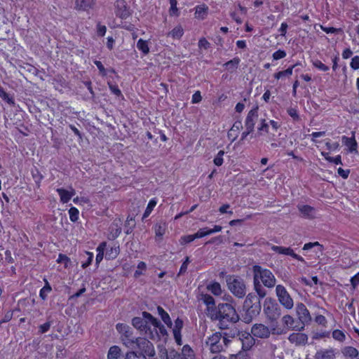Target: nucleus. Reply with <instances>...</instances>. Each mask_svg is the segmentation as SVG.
Masks as SVG:
<instances>
[{"instance_id":"nucleus-63","label":"nucleus","mask_w":359,"mask_h":359,"mask_svg":"<svg viewBox=\"0 0 359 359\" xmlns=\"http://www.w3.org/2000/svg\"><path fill=\"white\" fill-rule=\"evenodd\" d=\"M351 284L353 289H355L356 287L359 285V272L357 273L355 276H353L351 280Z\"/></svg>"},{"instance_id":"nucleus-4","label":"nucleus","mask_w":359,"mask_h":359,"mask_svg":"<svg viewBox=\"0 0 359 359\" xmlns=\"http://www.w3.org/2000/svg\"><path fill=\"white\" fill-rule=\"evenodd\" d=\"M263 311L270 323L273 333L281 334V332L276 331V328L278 320L281 315V308L277 302L271 297L266 298L264 302Z\"/></svg>"},{"instance_id":"nucleus-22","label":"nucleus","mask_w":359,"mask_h":359,"mask_svg":"<svg viewBox=\"0 0 359 359\" xmlns=\"http://www.w3.org/2000/svg\"><path fill=\"white\" fill-rule=\"evenodd\" d=\"M135 339L133 336V331L130 330L128 333H125L124 334H122L121 337V339L123 342V344L129 348H134L135 347Z\"/></svg>"},{"instance_id":"nucleus-46","label":"nucleus","mask_w":359,"mask_h":359,"mask_svg":"<svg viewBox=\"0 0 359 359\" xmlns=\"http://www.w3.org/2000/svg\"><path fill=\"white\" fill-rule=\"evenodd\" d=\"M166 359H184L182 355L175 349H171L168 352L165 350Z\"/></svg>"},{"instance_id":"nucleus-45","label":"nucleus","mask_w":359,"mask_h":359,"mask_svg":"<svg viewBox=\"0 0 359 359\" xmlns=\"http://www.w3.org/2000/svg\"><path fill=\"white\" fill-rule=\"evenodd\" d=\"M110 229L113 238H116L121 233V228L120 227L118 223L114 222Z\"/></svg>"},{"instance_id":"nucleus-14","label":"nucleus","mask_w":359,"mask_h":359,"mask_svg":"<svg viewBox=\"0 0 359 359\" xmlns=\"http://www.w3.org/2000/svg\"><path fill=\"white\" fill-rule=\"evenodd\" d=\"M251 332L258 338H268L270 336L269 328L263 324H255L252 327Z\"/></svg>"},{"instance_id":"nucleus-59","label":"nucleus","mask_w":359,"mask_h":359,"mask_svg":"<svg viewBox=\"0 0 359 359\" xmlns=\"http://www.w3.org/2000/svg\"><path fill=\"white\" fill-rule=\"evenodd\" d=\"M321 29L327 34H337L342 31L341 28H335L333 27H327L321 26Z\"/></svg>"},{"instance_id":"nucleus-40","label":"nucleus","mask_w":359,"mask_h":359,"mask_svg":"<svg viewBox=\"0 0 359 359\" xmlns=\"http://www.w3.org/2000/svg\"><path fill=\"white\" fill-rule=\"evenodd\" d=\"M137 48L143 53L144 55H147L149 52V48L147 42L142 39H139L137 42Z\"/></svg>"},{"instance_id":"nucleus-20","label":"nucleus","mask_w":359,"mask_h":359,"mask_svg":"<svg viewBox=\"0 0 359 359\" xmlns=\"http://www.w3.org/2000/svg\"><path fill=\"white\" fill-rule=\"evenodd\" d=\"M315 359H334L335 352L333 348L321 349L316 352Z\"/></svg>"},{"instance_id":"nucleus-54","label":"nucleus","mask_w":359,"mask_h":359,"mask_svg":"<svg viewBox=\"0 0 359 359\" xmlns=\"http://www.w3.org/2000/svg\"><path fill=\"white\" fill-rule=\"evenodd\" d=\"M108 86L112 93H114L116 96L123 97V94L117 85L113 84L111 82H108Z\"/></svg>"},{"instance_id":"nucleus-1","label":"nucleus","mask_w":359,"mask_h":359,"mask_svg":"<svg viewBox=\"0 0 359 359\" xmlns=\"http://www.w3.org/2000/svg\"><path fill=\"white\" fill-rule=\"evenodd\" d=\"M209 317L212 320L218 321L221 330H226L240 320L236 309L229 303H220L214 309H209Z\"/></svg>"},{"instance_id":"nucleus-8","label":"nucleus","mask_w":359,"mask_h":359,"mask_svg":"<svg viewBox=\"0 0 359 359\" xmlns=\"http://www.w3.org/2000/svg\"><path fill=\"white\" fill-rule=\"evenodd\" d=\"M142 315L145 319H148L149 323H151L154 326V330H151L153 331V333L155 334L156 331L157 332L158 337H156L155 339H159L160 334L162 337L168 336V332L165 326L161 323L159 320L154 318L151 313L147 311H143L142 313Z\"/></svg>"},{"instance_id":"nucleus-21","label":"nucleus","mask_w":359,"mask_h":359,"mask_svg":"<svg viewBox=\"0 0 359 359\" xmlns=\"http://www.w3.org/2000/svg\"><path fill=\"white\" fill-rule=\"evenodd\" d=\"M56 191L60 197V201L63 203H68L72 197L75 194V190L73 189H72L71 191H69L63 188H58Z\"/></svg>"},{"instance_id":"nucleus-16","label":"nucleus","mask_w":359,"mask_h":359,"mask_svg":"<svg viewBox=\"0 0 359 359\" xmlns=\"http://www.w3.org/2000/svg\"><path fill=\"white\" fill-rule=\"evenodd\" d=\"M297 208L300 212V216L311 219L315 217L316 210L314 208L309 205H298Z\"/></svg>"},{"instance_id":"nucleus-25","label":"nucleus","mask_w":359,"mask_h":359,"mask_svg":"<svg viewBox=\"0 0 359 359\" xmlns=\"http://www.w3.org/2000/svg\"><path fill=\"white\" fill-rule=\"evenodd\" d=\"M341 352L344 356L351 358H357L359 355L358 350L350 346L344 347Z\"/></svg>"},{"instance_id":"nucleus-34","label":"nucleus","mask_w":359,"mask_h":359,"mask_svg":"<svg viewBox=\"0 0 359 359\" xmlns=\"http://www.w3.org/2000/svg\"><path fill=\"white\" fill-rule=\"evenodd\" d=\"M321 154L324 158L330 163H333L336 165L341 164L342 165L341 156L340 155H337L335 157H331L328 152L322 151Z\"/></svg>"},{"instance_id":"nucleus-47","label":"nucleus","mask_w":359,"mask_h":359,"mask_svg":"<svg viewBox=\"0 0 359 359\" xmlns=\"http://www.w3.org/2000/svg\"><path fill=\"white\" fill-rule=\"evenodd\" d=\"M183 326H184V322H183L182 319L177 318L175 320L174 327L172 328V333L173 334L181 333V330L183 328Z\"/></svg>"},{"instance_id":"nucleus-48","label":"nucleus","mask_w":359,"mask_h":359,"mask_svg":"<svg viewBox=\"0 0 359 359\" xmlns=\"http://www.w3.org/2000/svg\"><path fill=\"white\" fill-rule=\"evenodd\" d=\"M69 219L72 222H76L79 219V212L75 207H72L69 210Z\"/></svg>"},{"instance_id":"nucleus-44","label":"nucleus","mask_w":359,"mask_h":359,"mask_svg":"<svg viewBox=\"0 0 359 359\" xmlns=\"http://www.w3.org/2000/svg\"><path fill=\"white\" fill-rule=\"evenodd\" d=\"M184 34V30L181 26H177L175 27L170 33L169 35H170L173 39H180Z\"/></svg>"},{"instance_id":"nucleus-29","label":"nucleus","mask_w":359,"mask_h":359,"mask_svg":"<svg viewBox=\"0 0 359 359\" xmlns=\"http://www.w3.org/2000/svg\"><path fill=\"white\" fill-rule=\"evenodd\" d=\"M220 342H222V334L220 332H215L208 338L206 344L210 346Z\"/></svg>"},{"instance_id":"nucleus-11","label":"nucleus","mask_w":359,"mask_h":359,"mask_svg":"<svg viewBox=\"0 0 359 359\" xmlns=\"http://www.w3.org/2000/svg\"><path fill=\"white\" fill-rule=\"evenodd\" d=\"M114 6L116 8V15L121 19H126L130 15V7L125 0H116Z\"/></svg>"},{"instance_id":"nucleus-36","label":"nucleus","mask_w":359,"mask_h":359,"mask_svg":"<svg viewBox=\"0 0 359 359\" xmlns=\"http://www.w3.org/2000/svg\"><path fill=\"white\" fill-rule=\"evenodd\" d=\"M0 97L10 105L15 104V100L13 96L8 94L4 89L0 86Z\"/></svg>"},{"instance_id":"nucleus-41","label":"nucleus","mask_w":359,"mask_h":359,"mask_svg":"<svg viewBox=\"0 0 359 359\" xmlns=\"http://www.w3.org/2000/svg\"><path fill=\"white\" fill-rule=\"evenodd\" d=\"M208 289L215 295H220L222 294L221 285L217 282L209 285Z\"/></svg>"},{"instance_id":"nucleus-3","label":"nucleus","mask_w":359,"mask_h":359,"mask_svg":"<svg viewBox=\"0 0 359 359\" xmlns=\"http://www.w3.org/2000/svg\"><path fill=\"white\" fill-rule=\"evenodd\" d=\"M257 294L249 293L243 303L242 320L245 323H251L261 312V299Z\"/></svg>"},{"instance_id":"nucleus-38","label":"nucleus","mask_w":359,"mask_h":359,"mask_svg":"<svg viewBox=\"0 0 359 359\" xmlns=\"http://www.w3.org/2000/svg\"><path fill=\"white\" fill-rule=\"evenodd\" d=\"M239 62L240 59L238 57H234L233 59L224 63V66L227 70L233 71L234 69H237Z\"/></svg>"},{"instance_id":"nucleus-39","label":"nucleus","mask_w":359,"mask_h":359,"mask_svg":"<svg viewBox=\"0 0 359 359\" xmlns=\"http://www.w3.org/2000/svg\"><path fill=\"white\" fill-rule=\"evenodd\" d=\"M169 3L170 4V7L169 9V15L170 16H179L180 11L177 7V0H169Z\"/></svg>"},{"instance_id":"nucleus-58","label":"nucleus","mask_w":359,"mask_h":359,"mask_svg":"<svg viewBox=\"0 0 359 359\" xmlns=\"http://www.w3.org/2000/svg\"><path fill=\"white\" fill-rule=\"evenodd\" d=\"M224 154V151H222V150H220L217 156H215V158H214V163L217 165V166H220L222 165L223 163V156Z\"/></svg>"},{"instance_id":"nucleus-18","label":"nucleus","mask_w":359,"mask_h":359,"mask_svg":"<svg viewBox=\"0 0 359 359\" xmlns=\"http://www.w3.org/2000/svg\"><path fill=\"white\" fill-rule=\"evenodd\" d=\"M282 322L285 327H286L287 329L297 330V331H302L304 330V325H302L301 327L294 325V318L290 316V315H285L282 318Z\"/></svg>"},{"instance_id":"nucleus-50","label":"nucleus","mask_w":359,"mask_h":359,"mask_svg":"<svg viewBox=\"0 0 359 359\" xmlns=\"http://www.w3.org/2000/svg\"><path fill=\"white\" fill-rule=\"evenodd\" d=\"M332 337L339 341H344L346 339L345 334L339 330H335L332 332Z\"/></svg>"},{"instance_id":"nucleus-51","label":"nucleus","mask_w":359,"mask_h":359,"mask_svg":"<svg viewBox=\"0 0 359 359\" xmlns=\"http://www.w3.org/2000/svg\"><path fill=\"white\" fill-rule=\"evenodd\" d=\"M125 359H147L143 354H137L135 351H130L126 353Z\"/></svg>"},{"instance_id":"nucleus-55","label":"nucleus","mask_w":359,"mask_h":359,"mask_svg":"<svg viewBox=\"0 0 359 359\" xmlns=\"http://www.w3.org/2000/svg\"><path fill=\"white\" fill-rule=\"evenodd\" d=\"M196 239L194 234L192 235H186L183 236L180 239V243L181 245H185L187 243H189L194 241Z\"/></svg>"},{"instance_id":"nucleus-60","label":"nucleus","mask_w":359,"mask_h":359,"mask_svg":"<svg viewBox=\"0 0 359 359\" xmlns=\"http://www.w3.org/2000/svg\"><path fill=\"white\" fill-rule=\"evenodd\" d=\"M210 350L213 353H218L224 350V346L222 345V343L220 342L219 344L210 346Z\"/></svg>"},{"instance_id":"nucleus-53","label":"nucleus","mask_w":359,"mask_h":359,"mask_svg":"<svg viewBox=\"0 0 359 359\" xmlns=\"http://www.w3.org/2000/svg\"><path fill=\"white\" fill-rule=\"evenodd\" d=\"M287 114L292 118V119L295 121H298L300 119L299 115L297 112V110L295 108L289 107L287 109Z\"/></svg>"},{"instance_id":"nucleus-2","label":"nucleus","mask_w":359,"mask_h":359,"mask_svg":"<svg viewBox=\"0 0 359 359\" xmlns=\"http://www.w3.org/2000/svg\"><path fill=\"white\" fill-rule=\"evenodd\" d=\"M252 270L254 289L260 297H264L267 292L262 284L268 288H272L276 285V279L269 269L263 268L259 265H254Z\"/></svg>"},{"instance_id":"nucleus-17","label":"nucleus","mask_w":359,"mask_h":359,"mask_svg":"<svg viewBox=\"0 0 359 359\" xmlns=\"http://www.w3.org/2000/svg\"><path fill=\"white\" fill-rule=\"evenodd\" d=\"M288 340L296 345L306 344L308 341V336L304 333H292L290 334Z\"/></svg>"},{"instance_id":"nucleus-64","label":"nucleus","mask_w":359,"mask_h":359,"mask_svg":"<svg viewBox=\"0 0 359 359\" xmlns=\"http://www.w3.org/2000/svg\"><path fill=\"white\" fill-rule=\"evenodd\" d=\"M229 359H248V358L245 352L240 351L236 355H231Z\"/></svg>"},{"instance_id":"nucleus-33","label":"nucleus","mask_w":359,"mask_h":359,"mask_svg":"<svg viewBox=\"0 0 359 359\" xmlns=\"http://www.w3.org/2000/svg\"><path fill=\"white\" fill-rule=\"evenodd\" d=\"M106 246H107V243L102 242L97 248V251L98 252V253L97 254L96 258H95L96 264H98L103 259L104 252L106 249Z\"/></svg>"},{"instance_id":"nucleus-5","label":"nucleus","mask_w":359,"mask_h":359,"mask_svg":"<svg viewBox=\"0 0 359 359\" xmlns=\"http://www.w3.org/2000/svg\"><path fill=\"white\" fill-rule=\"evenodd\" d=\"M226 282L228 289L237 298H243L246 294V285L244 280L237 276H227Z\"/></svg>"},{"instance_id":"nucleus-12","label":"nucleus","mask_w":359,"mask_h":359,"mask_svg":"<svg viewBox=\"0 0 359 359\" xmlns=\"http://www.w3.org/2000/svg\"><path fill=\"white\" fill-rule=\"evenodd\" d=\"M258 109L259 107L257 105L248 112L245 121L246 130L254 131L255 125L258 118Z\"/></svg>"},{"instance_id":"nucleus-49","label":"nucleus","mask_w":359,"mask_h":359,"mask_svg":"<svg viewBox=\"0 0 359 359\" xmlns=\"http://www.w3.org/2000/svg\"><path fill=\"white\" fill-rule=\"evenodd\" d=\"M57 262L64 264L65 267L67 268L69 266V264L71 263V260L70 258L68 257L66 255L60 253L57 259Z\"/></svg>"},{"instance_id":"nucleus-27","label":"nucleus","mask_w":359,"mask_h":359,"mask_svg":"<svg viewBox=\"0 0 359 359\" xmlns=\"http://www.w3.org/2000/svg\"><path fill=\"white\" fill-rule=\"evenodd\" d=\"M81 256L83 259L81 266L86 269L91 264L94 257L93 253L85 251Z\"/></svg>"},{"instance_id":"nucleus-23","label":"nucleus","mask_w":359,"mask_h":359,"mask_svg":"<svg viewBox=\"0 0 359 359\" xmlns=\"http://www.w3.org/2000/svg\"><path fill=\"white\" fill-rule=\"evenodd\" d=\"M302 67L301 62H297L296 64L292 65L291 67H288L287 69L284 71L278 72L276 74H274L273 76L276 79H279L283 76H289L292 74L293 69L297 67Z\"/></svg>"},{"instance_id":"nucleus-10","label":"nucleus","mask_w":359,"mask_h":359,"mask_svg":"<svg viewBox=\"0 0 359 359\" xmlns=\"http://www.w3.org/2000/svg\"><path fill=\"white\" fill-rule=\"evenodd\" d=\"M297 314L302 325L309 324L311 322V316L306 306L303 303H298L296 306Z\"/></svg>"},{"instance_id":"nucleus-9","label":"nucleus","mask_w":359,"mask_h":359,"mask_svg":"<svg viewBox=\"0 0 359 359\" xmlns=\"http://www.w3.org/2000/svg\"><path fill=\"white\" fill-rule=\"evenodd\" d=\"M135 346L140 349L141 353L148 356H154L155 355V350L153 344L146 338L138 337L135 339Z\"/></svg>"},{"instance_id":"nucleus-37","label":"nucleus","mask_w":359,"mask_h":359,"mask_svg":"<svg viewBox=\"0 0 359 359\" xmlns=\"http://www.w3.org/2000/svg\"><path fill=\"white\" fill-rule=\"evenodd\" d=\"M53 323V320L51 319V317L49 316L48 318H47V322H46L45 323L41 325L39 327V330H38V334H44L46 332H47L50 326L52 325Z\"/></svg>"},{"instance_id":"nucleus-43","label":"nucleus","mask_w":359,"mask_h":359,"mask_svg":"<svg viewBox=\"0 0 359 359\" xmlns=\"http://www.w3.org/2000/svg\"><path fill=\"white\" fill-rule=\"evenodd\" d=\"M156 201L154 198L149 201V202L146 208V210L143 214L142 219H144L145 218L149 217V215L151 214V212H152V210H153L154 208L156 206Z\"/></svg>"},{"instance_id":"nucleus-35","label":"nucleus","mask_w":359,"mask_h":359,"mask_svg":"<svg viewBox=\"0 0 359 359\" xmlns=\"http://www.w3.org/2000/svg\"><path fill=\"white\" fill-rule=\"evenodd\" d=\"M45 285L40 290L39 297L43 300H46L47 298V294L50 292L52 287L46 279H44Z\"/></svg>"},{"instance_id":"nucleus-57","label":"nucleus","mask_w":359,"mask_h":359,"mask_svg":"<svg viewBox=\"0 0 359 359\" xmlns=\"http://www.w3.org/2000/svg\"><path fill=\"white\" fill-rule=\"evenodd\" d=\"M313 65L316 68H317L321 71H323V72H327L329 70V67L327 65H324L321 61H320L318 60H316L313 61Z\"/></svg>"},{"instance_id":"nucleus-19","label":"nucleus","mask_w":359,"mask_h":359,"mask_svg":"<svg viewBox=\"0 0 359 359\" xmlns=\"http://www.w3.org/2000/svg\"><path fill=\"white\" fill-rule=\"evenodd\" d=\"M95 4V0H76L75 9L77 11H88Z\"/></svg>"},{"instance_id":"nucleus-13","label":"nucleus","mask_w":359,"mask_h":359,"mask_svg":"<svg viewBox=\"0 0 359 359\" xmlns=\"http://www.w3.org/2000/svg\"><path fill=\"white\" fill-rule=\"evenodd\" d=\"M271 250L273 251L276 252V253L285 255H290V256L292 257L293 258H294L303 263H306L304 258L298 255L297 254L294 253L293 250L290 247L285 248V247H283V246L273 245L271 247Z\"/></svg>"},{"instance_id":"nucleus-6","label":"nucleus","mask_w":359,"mask_h":359,"mask_svg":"<svg viewBox=\"0 0 359 359\" xmlns=\"http://www.w3.org/2000/svg\"><path fill=\"white\" fill-rule=\"evenodd\" d=\"M276 294L279 303L286 309H291L294 306V302L285 287L282 285L276 287Z\"/></svg>"},{"instance_id":"nucleus-32","label":"nucleus","mask_w":359,"mask_h":359,"mask_svg":"<svg viewBox=\"0 0 359 359\" xmlns=\"http://www.w3.org/2000/svg\"><path fill=\"white\" fill-rule=\"evenodd\" d=\"M182 355L184 359H195L194 351L188 344L182 347Z\"/></svg>"},{"instance_id":"nucleus-7","label":"nucleus","mask_w":359,"mask_h":359,"mask_svg":"<svg viewBox=\"0 0 359 359\" xmlns=\"http://www.w3.org/2000/svg\"><path fill=\"white\" fill-rule=\"evenodd\" d=\"M149 323V320L145 319L143 316L142 318L134 317L132 319V324L135 328L144 332L147 337L154 340L156 337H158V333L156 331L155 334L153 333L151 327L148 325Z\"/></svg>"},{"instance_id":"nucleus-42","label":"nucleus","mask_w":359,"mask_h":359,"mask_svg":"<svg viewBox=\"0 0 359 359\" xmlns=\"http://www.w3.org/2000/svg\"><path fill=\"white\" fill-rule=\"evenodd\" d=\"M155 234L158 237H162L165 231V224L159 222L154 226Z\"/></svg>"},{"instance_id":"nucleus-26","label":"nucleus","mask_w":359,"mask_h":359,"mask_svg":"<svg viewBox=\"0 0 359 359\" xmlns=\"http://www.w3.org/2000/svg\"><path fill=\"white\" fill-rule=\"evenodd\" d=\"M202 300L207 306V313L209 316V309H214V308L217 306H215V299L211 295L205 294L202 295Z\"/></svg>"},{"instance_id":"nucleus-15","label":"nucleus","mask_w":359,"mask_h":359,"mask_svg":"<svg viewBox=\"0 0 359 359\" xmlns=\"http://www.w3.org/2000/svg\"><path fill=\"white\" fill-rule=\"evenodd\" d=\"M355 131L351 132L352 136L351 137H346L345 135L341 137L342 143L346 145L350 153H358V143L355 138Z\"/></svg>"},{"instance_id":"nucleus-24","label":"nucleus","mask_w":359,"mask_h":359,"mask_svg":"<svg viewBox=\"0 0 359 359\" xmlns=\"http://www.w3.org/2000/svg\"><path fill=\"white\" fill-rule=\"evenodd\" d=\"M158 315L161 316L163 323L168 327H172V323L169 314L160 306L157 307Z\"/></svg>"},{"instance_id":"nucleus-31","label":"nucleus","mask_w":359,"mask_h":359,"mask_svg":"<svg viewBox=\"0 0 359 359\" xmlns=\"http://www.w3.org/2000/svg\"><path fill=\"white\" fill-rule=\"evenodd\" d=\"M119 254V247L114 246L110 248H107L105 253V258L107 259H115L118 255Z\"/></svg>"},{"instance_id":"nucleus-30","label":"nucleus","mask_w":359,"mask_h":359,"mask_svg":"<svg viewBox=\"0 0 359 359\" xmlns=\"http://www.w3.org/2000/svg\"><path fill=\"white\" fill-rule=\"evenodd\" d=\"M121 354V350L118 346H112L110 347L107 358L108 359H118Z\"/></svg>"},{"instance_id":"nucleus-56","label":"nucleus","mask_w":359,"mask_h":359,"mask_svg":"<svg viewBox=\"0 0 359 359\" xmlns=\"http://www.w3.org/2000/svg\"><path fill=\"white\" fill-rule=\"evenodd\" d=\"M190 263V259L189 257H186L184 261L183 262L180 269V271L177 274V276H180L184 273H186L188 264Z\"/></svg>"},{"instance_id":"nucleus-52","label":"nucleus","mask_w":359,"mask_h":359,"mask_svg":"<svg viewBox=\"0 0 359 359\" xmlns=\"http://www.w3.org/2000/svg\"><path fill=\"white\" fill-rule=\"evenodd\" d=\"M116 328L117 331L122 334H124L125 333H128L130 330H131V328L123 323H118L116 326Z\"/></svg>"},{"instance_id":"nucleus-61","label":"nucleus","mask_w":359,"mask_h":359,"mask_svg":"<svg viewBox=\"0 0 359 359\" xmlns=\"http://www.w3.org/2000/svg\"><path fill=\"white\" fill-rule=\"evenodd\" d=\"M286 56V52L283 50H278L273 53V58L275 60L282 59Z\"/></svg>"},{"instance_id":"nucleus-28","label":"nucleus","mask_w":359,"mask_h":359,"mask_svg":"<svg viewBox=\"0 0 359 359\" xmlns=\"http://www.w3.org/2000/svg\"><path fill=\"white\" fill-rule=\"evenodd\" d=\"M32 178L34 180L36 186L37 188L40 187V184L41 180L43 179V175L40 172L39 169L36 167L32 169L31 170Z\"/></svg>"},{"instance_id":"nucleus-62","label":"nucleus","mask_w":359,"mask_h":359,"mask_svg":"<svg viewBox=\"0 0 359 359\" xmlns=\"http://www.w3.org/2000/svg\"><path fill=\"white\" fill-rule=\"evenodd\" d=\"M350 66L354 70L359 69V56L355 55L352 58Z\"/></svg>"}]
</instances>
